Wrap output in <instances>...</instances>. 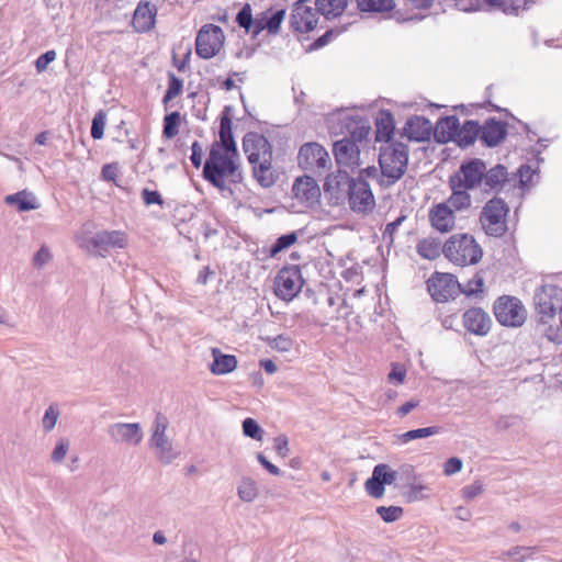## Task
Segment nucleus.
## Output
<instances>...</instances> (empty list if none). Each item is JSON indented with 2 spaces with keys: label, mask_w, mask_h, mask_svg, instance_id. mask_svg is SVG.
I'll return each instance as SVG.
<instances>
[{
  "label": "nucleus",
  "mask_w": 562,
  "mask_h": 562,
  "mask_svg": "<svg viewBox=\"0 0 562 562\" xmlns=\"http://www.w3.org/2000/svg\"><path fill=\"white\" fill-rule=\"evenodd\" d=\"M233 122L227 114L220 121V139L213 142L203 166V178L221 191L243 180L238 150L233 137Z\"/></svg>",
  "instance_id": "f257e3e1"
},
{
  "label": "nucleus",
  "mask_w": 562,
  "mask_h": 562,
  "mask_svg": "<svg viewBox=\"0 0 562 562\" xmlns=\"http://www.w3.org/2000/svg\"><path fill=\"white\" fill-rule=\"evenodd\" d=\"M243 148L257 182L263 188L273 186L276 182L272 166L273 150L269 140L259 133L250 132L243 139Z\"/></svg>",
  "instance_id": "f03ea898"
},
{
  "label": "nucleus",
  "mask_w": 562,
  "mask_h": 562,
  "mask_svg": "<svg viewBox=\"0 0 562 562\" xmlns=\"http://www.w3.org/2000/svg\"><path fill=\"white\" fill-rule=\"evenodd\" d=\"M471 204L470 194L451 192L447 200L432 203L428 209L430 227L440 234L451 233L457 226V213L469 210Z\"/></svg>",
  "instance_id": "7ed1b4c3"
},
{
  "label": "nucleus",
  "mask_w": 562,
  "mask_h": 562,
  "mask_svg": "<svg viewBox=\"0 0 562 562\" xmlns=\"http://www.w3.org/2000/svg\"><path fill=\"white\" fill-rule=\"evenodd\" d=\"M442 254L452 265L467 267L474 266L481 261L483 249L473 235L457 233L445 241Z\"/></svg>",
  "instance_id": "20e7f679"
},
{
  "label": "nucleus",
  "mask_w": 562,
  "mask_h": 562,
  "mask_svg": "<svg viewBox=\"0 0 562 562\" xmlns=\"http://www.w3.org/2000/svg\"><path fill=\"white\" fill-rule=\"evenodd\" d=\"M408 161L407 148L397 143L385 146L380 151L379 164L382 173V184L395 183L405 172Z\"/></svg>",
  "instance_id": "39448f33"
},
{
  "label": "nucleus",
  "mask_w": 562,
  "mask_h": 562,
  "mask_svg": "<svg viewBox=\"0 0 562 562\" xmlns=\"http://www.w3.org/2000/svg\"><path fill=\"white\" fill-rule=\"evenodd\" d=\"M508 205L499 198L485 203L480 215V223L490 236L501 237L507 231Z\"/></svg>",
  "instance_id": "423d86ee"
},
{
  "label": "nucleus",
  "mask_w": 562,
  "mask_h": 562,
  "mask_svg": "<svg viewBox=\"0 0 562 562\" xmlns=\"http://www.w3.org/2000/svg\"><path fill=\"white\" fill-rule=\"evenodd\" d=\"M485 169V164L479 158L463 162L458 172L449 179L451 192L470 194L469 190L479 187L483 182Z\"/></svg>",
  "instance_id": "0eeeda50"
},
{
  "label": "nucleus",
  "mask_w": 562,
  "mask_h": 562,
  "mask_svg": "<svg viewBox=\"0 0 562 562\" xmlns=\"http://www.w3.org/2000/svg\"><path fill=\"white\" fill-rule=\"evenodd\" d=\"M297 165L301 169L318 175L331 166V159L324 146L316 142L303 144L297 153Z\"/></svg>",
  "instance_id": "6e6552de"
},
{
  "label": "nucleus",
  "mask_w": 562,
  "mask_h": 562,
  "mask_svg": "<svg viewBox=\"0 0 562 562\" xmlns=\"http://www.w3.org/2000/svg\"><path fill=\"white\" fill-rule=\"evenodd\" d=\"M225 44L223 30L212 23L204 24L196 33L195 53L202 59L217 56Z\"/></svg>",
  "instance_id": "1a4fd4ad"
},
{
  "label": "nucleus",
  "mask_w": 562,
  "mask_h": 562,
  "mask_svg": "<svg viewBox=\"0 0 562 562\" xmlns=\"http://www.w3.org/2000/svg\"><path fill=\"white\" fill-rule=\"evenodd\" d=\"M304 279L297 266H285L276 276L274 294L283 301H292L302 290Z\"/></svg>",
  "instance_id": "9d476101"
},
{
  "label": "nucleus",
  "mask_w": 562,
  "mask_h": 562,
  "mask_svg": "<svg viewBox=\"0 0 562 562\" xmlns=\"http://www.w3.org/2000/svg\"><path fill=\"white\" fill-rule=\"evenodd\" d=\"M493 312L499 324L509 327H519L527 318V311L520 300L508 295L495 301Z\"/></svg>",
  "instance_id": "9b49d317"
},
{
  "label": "nucleus",
  "mask_w": 562,
  "mask_h": 562,
  "mask_svg": "<svg viewBox=\"0 0 562 562\" xmlns=\"http://www.w3.org/2000/svg\"><path fill=\"white\" fill-rule=\"evenodd\" d=\"M430 296L436 302H448L461 293L457 277L448 272H434L426 282Z\"/></svg>",
  "instance_id": "f8f14e48"
},
{
  "label": "nucleus",
  "mask_w": 562,
  "mask_h": 562,
  "mask_svg": "<svg viewBox=\"0 0 562 562\" xmlns=\"http://www.w3.org/2000/svg\"><path fill=\"white\" fill-rule=\"evenodd\" d=\"M348 203L355 213L368 215L375 207L370 184L363 179H351L348 188Z\"/></svg>",
  "instance_id": "ddd939ff"
},
{
  "label": "nucleus",
  "mask_w": 562,
  "mask_h": 562,
  "mask_svg": "<svg viewBox=\"0 0 562 562\" xmlns=\"http://www.w3.org/2000/svg\"><path fill=\"white\" fill-rule=\"evenodd\" d=\"M292 194L301 205L311 207L319 202L321 189L313 177L304 175L294 180Z\"/></svg>",
  "instance_id": "4468645a"
},
{
  "label": "nucleus",
  "mask_w": 562,
  "mask_h": 562,
  "mask_svg": "<svg viewBox=\"0 0 562 562\" xmlns=\"http://www.w3.org/2000/svg\"><path fill=\"white\" fill-rule=\"evenodd\" d=\"M350 181L348 172L340 169L327 175L323 188L329 203L338 205L344 201L346 188H349Z\"/></svg>",
  "instance_id": "2eb2a0df"
},
{
  "label": "nucleus",
  "mask_w": 562,
  "mask_h": 562,
  "mask_svg": "<svg viewBox=\"0 0 562 562\" xmlns=\"http://www.w3.org/2000/svg\"><path fill=\"white\" fill-rule=\"evenodd\" d=\"M157 7L150 0H142L137 3L131 25L136 33H147L156 25Z\"/></svg>",
  "instance_id": "dca6fc26"
},
{
  "label": "nucleus",
  "mask_w": 562,
  "mask_h": 562,
  "mask_svg": "<svg viewBox=\"0 0 562 562\" xmlns=\"http://www.w3.org/2000/svg\"><path fill=\"white\" fill-rule=\"evenodd\" d=\"M334 156L339 166L353 170L360 166V149L358 144L350 138H342L334 144Z\"/></svg>",
  "instance_id": "f3484780"
},
{
  "label": "nucleus",
  "mask_w": 562,
  "mask_h": 562,
  "mask_svg": "<svg viewBox=\"0 0 562 562\" xmlns=\"http://www.w3.org/2000/svg\"><path fill=\"white\" fill-rule=\"evenodd\" d=\"M464 328L477 336L488 334L492 325L490 315L480 307H471L467 310L462 316Z\"/></svg>",
  "instance_id": "a211bd4d"
},
{
  "label": "nucleus",
  "mask_w": 562,
  "mask_h": 562,
  "mask_svg": "<svg viewBox=\"0 0 562 562\" xmlns=\"http://www.w3.org/2000/svg\"><path fill=\"white\" fill-rule=\"evenodd\" d=\"M112 439L116 442H125L128 445H138L143 435L138 424H115L109 428Z\"/></svg>",
  "instance_id": "6ab92c4d"
},
{
  "label": "nucleus",
  "mask_w": 562,
  "mask_h": 562,
  "mask_svg": "<svg viewBox=\"0 0 562 562\" xmlns=\"http://www.w3.org/2000/svg\"><path fill=\"white\" fill-rule=\"evenodd\" d=\"M506 136V126L504 123L490 119L480 126L479 137L486 146H496Z\"/></svg>",
  "instance_id": "aec40b11"
},
{
  "label": "nucleus",
  "mask_w": 562,
  "mask_h": 562,
  "mask_svg": "<svg viewBox=\"0 0 562 562\" xmlns=\"http://www.w3.org/2000/svg\"><path fill=\"white\" fill-rule=\"evenodd\" d=\"M404 134L411 139L416 142H424L430 137L431 124L429 120L423 116H412L407 120L404 126Z\"/></svg>",
  "instance_id": "412c9836"
},
{
  "label": "nucleus",
  "mask_w": 562,
  "mask_h": 562,
  "mask_svg": "<svg viewBox=\"0 0 562 562\" xmlns=\"http://www.w3.org/2000/svg\"><path fill=\"white\" fill-rule=\"evenodd\" d=\"M92 245L102 249L124 248L127 245V237L121 231L101 232L92 238Z\"/></svg>",
  "instance_id": "4be33fe9"
},
{
  "label": "nucleus",
  "mask_w": 562,
  "mask_h": 562,
  "mask_svg": "<svg viewBox=\"0 0 562 562\" xmlns=\"http://www.w3.org/2000/svg\"><path fill=\"white\" fill-rule=\"evenodd\" d=\"M285 10H278L276 12H265L255 20L254 34H259L261 31L267 30L269 33H277L284 20Z\"/></svg>",
  "instance_id": "5701e85b"
},
{
  "label": "nucleus",
  "mask_w": 562,
  "mask_h": 562,
  "mask_svg": "<svg viewBox=\"0 0 562 562\" xmlns=\"http://www.w3.org/2000/svg\"><path fill=\"white\" fill-rule=\"evenodd\" d=\"M395 122L390 111L379 112L375 119V140L390 142L394 134Z\"/></svg>",
  "instance_id": "b1692460"
},
{
  "label": "nucleus",
  "mask_w": 562,
  "mask_h": 562,
  "mask_svg": "<svg viewBox=\"0 0 562 562\" xmlns=\"http://www.w3.org/2000/svg\"><path fill=\"white\" fill-rule=\"evenodd\" d=\"M214 358L210 369L213 374L222 375L234 371L237 367V359L233 355H225L217 348L212 349Z\"/></svg>",
  "instance_id": "393cba45"
},
{
  "label": "nucleus",
  "mask_w": 562,
  "mask_h": 562,
  "mask_svg": "<svg viewBox=\"0 0 562 562\" xmlns=\"http://www.w3.org/2000/svg\"><path fill=\"white\" fill-rule=\"evenodd\" d=\"M460 122L456 116H446L438 121L436 126V138L438 142L447 143L456 140Z\"/></svg>",
  "instance_id": "a878e982"
},
{
  "label": "nucleus",
  "mask_w": 562,
  "mask_h": 562,
  "mask_svg": "<svg viewBox=\"0 0 562 562\" xmlns=\"http://www.w3.org/2000/svg\"><path fill=\"white\" fill-rule=\"evenodd\" d=\"M167 427V418L162 414H157L151 442L156 448L160 450L161 457H164L167 452L170 451V442L165 436Z\"/></svg>",
  "instance_id": "bb28decb"
},
{
  "label": "nucleus",
  "mask_w": 562,
  "mask_h": 562,
  "mask_svg": "<svg viewBox=\"0 0 562 562\" xmlns=\"http://www.w3.org/2000/svg\"><path fill=\"white\" fill-rule=\"evenodd\" d=\"M315 5L322 15L330 20L344 14L348 0H317Z\"/></svg>",
  "instance_id": "cd10ccee"
},
{
  "label": "nucleus",
  "mask_w": 562,
  "mask_h": 562,
  "mask_svg": "<svg viewBox=\"0 0 562 562\" xmlns=\"http://www.w3.org/2000/svg\"><path fill=\"white\" fill-rule=\"evenodd\" d=\"M479 123L474 121H467L462 126L459 125V131L454 142L460 147H468L475 142V139L479 137Z\"/></svg>",
  "instance_id": "c85d7f7f"
},
{
  "label": "nucleus",
  "mask_w": 562,
  "mask_h": 562,
  "mask_svg": "<svg viewBox=\"0 0 562 562\" xmlns=\"http://www.w3.org/2000/svg\"><path fill=\"white\" fill-rule=\"evenodd\" d=\"M416 251L424 259L435 260L440 256L442 246L437 238L426 237L417 243Z\"/></svg>",
  "instance_id": "c756f323"
},
{
  "label": "nucleus",
  "mask_w": 562,
  "mask_h": 562,
  "mask_svg": "<svg viewBox=\"0 0 562 562\" xmlns=\"http://www.w3.org/2000/svg\"><path fill=\"white\" fill-rule=\"evenodd\" d=\"M507 180V171L504 166L497 165L491 168L488 171L485 170L483 176V184L487 190L499 189Z\"/></svg>",
  "instance_id": "7c9ffc66"
},
{
  "label": "nucleus",
  "mask_w": 562,
  "mask_h": 562,
  "mask_svg": "<svg viewBox=\"0 0 562 562\" xmlns=\"http://www.w3.org/2000/svg\"><path fill=\"white\" fill-rule=\"evenodd\" d=\"M7 204L15 205L18 211L24 212L36 209L34 199L26 191H20L15 194H10L4 198Z\"/></svg>",
  "instance_id": "2f4dec72"
},
{
  "label": "nucleus",
  "mask_w": 562,
  "mask_h": 562,
  "mask_svg": "<svg viewBox=\"0 0 562 562\" xmlns=\"http://www.w3.org/2000/svg\"><path fill=\"white\" fill-rule=\"evenodd\" d=\"M362 12H390L395 8L394 0H357Z\"/></svg>",
  "instance_id": "473e14b6"
},
{
  "label": "nucleus",
  "mask_w": 562,
  "mask_h": 562,
  "mask_svg": "<svg viewBox=\"0 0 562 562\" xmlns=\"http://www.w3.org/2000/svg\"><path fill=\"white\" fill-rule=\"evenodd\" d=\"M181 114L178 111L166 114L164 117L162 136L167 139H172L179 134L181 125Z\"/></svg>",
  "instance_id": "72a5a7b5"
},
{
  "label": "nucleus",
  "mask_w": 562,
  "mask_h": 562,
  "mask_svg": "<svg viewBox=\"0 0 562 562\" xmlns=\"http://www.w3.org/2000/svg\"><path fill=\"white\" fill-rule=\"evenodd\" d=\"M183 92V81L173 72L168 74V87L162 98V103L167 105L170 101Z\"/></svg>",
  "instance_id": "f704fd0d"
},
{
  "label": "nucleus",
  "mask_w": 562,
  "mask_h": 562,
  "mask_svg": "<svg viewBox=\"0 0 562 562\" xmlns=\"http://www.w3.org/2000/svg\"><path fill=\"white\" fill-rule=\"evenodd\" d=\"M487 2L507 14H518L527 7V0H487Z\"/></svg>",
  "instance_id": "c9c22d12"
},
{
  "label": "nucleus",
  "mask_w": 562,
  "mask_h": 562,
  "mask_svg": "<svg viewBox=\"0 0 562 562\" xmlns=\"http://www.w3.org/2000/svg\"><path fill=\"white\" fill-rule=\"evenodd\" d=\"M177 49L181 50L183 49V56L179 57L178 53L176 50L172 52V65L176 67L179 71H184L186 68L189 66L192 48L189 43L183 45L180 43L177 46Z\"/></svg>",
  "instance_id": "e433bc0d"
},
{
  "label": "nucleus",
  "mask_w": 562,
  "mask_h": 562,
  "mask_svg": "<svg viewBox=\"0 0 562 562\" xmlns=\"http://www.w3.org/2000/svg\"><path fill=\"white\" fill-rule=\"evenodd\" d=\"M439 432V428L438 427H425V428H419V429H414V430H409V431H406L404 434H402L398 439L403 442V443H406V442H409L412 440H415V439H418V438H426V437H429V436H434L436 434Z\"/></svg>",
  "instance_id": "4c0bfd02"
},
{
  "label": "nucleus",
  "mask_w": 562,
  "mask_h": 562,
  "mask_svg": "<svg viewBox=\"0 0 562 562\" xmlns=\"http://www.w3.org/2000/svg\"><path fill=\"white\" fill-rule=\"evenodd\" d=\"M548 294L547 290L543 289L540 293L537 294V308L540 314L548 317H553L555 314L557 306L553 302L547 301Z\"/></svg>",
  "instance_id": "58836bf2"
},
{
  "label": "nucleus",
  "mask_w": 562,
  "mask_h": 562,
  "mask_svg": "<svg viewBox=\"0 0 562 562\" xmlns=\"http://www.w3.org/2000/svg\"><path fill=\"white\" fill-rule=\"evenodd\" d=\"M297 240V236L295 233L282 235L279 237L276 243L270 248V256L276 257L280 251L291 247Z\"/></svg>",
  "instance_id": "ea45409f"
},
{
  "label": "nucleus",
  "mask_w": 562,
  "mask_h": 562,
  "mask_svg": "<svg viewBox=\"0 0 562 562\" xmlns=\"http://www.w3.org/2000/svg\"><path fill=\"white\" fill-rule=\"evenodd\" d=\"M236 22L247 32H252L255 29V20L252 19L251 7L248 3H246L238 12Z\"/></svg>",
  "instance_id": "a19ab883"
},
{
  "label": "nucleus",
  "mask_w": 562,
  "mask_h": 562,
  "mask_svg": "<svg viewBox=\"0 0 562 562\" xmlns=\"http://www.w3.org/2000/svg\"><path fill=\"white\" fill-rule=\"evenodd\" d=\"M238 495L245 502L254 501L258 495L256 483L249 479L244 480L238 488Z\"/></svg>",
  "instance_id": "79ce46f5"
},
{
  "label": "nucleus",
  "mask_w": 562,
  "mask_h": 562,
  "mask_svg": "<svg viewBox=\"0 0 562 562\" xmlns=\"http://www.w3.org/2000/svg\"><path fill=\"white\" fill-rule=\"evenodd\" d=\"M105 121L106 115L102 110L95 113L91 125V136L93 139H101L103 137Z\"/></svg>",
  "instance_id": "37998d69"
},
{
  "label": "nucleus",
  "mask_w": 562,
  "mask_h": 562,
  "mask_svg": "<svg viewBox=\"0 0 562 562\" xmlns=\"http://www.w3.org/2000/svg\"><path fill=\"white\" fill-rule=\"evenodd\" d=\"M376 513L385 522H393L403 516V508L400 506H380Z\"/></svg>",
  "instance_id": "c03bdc74"
},
{
  "label": "nucleus",
  "mask_w": 562,
  "mask_h": 562,
  "mask_svg": "<svg viewBox=\"0 0 562 562\" xmlns=\"http://www.w3.org/2000/svg\"><path fill=\"white\" fill-rule=\"evenodd\" d=\"M243 431L244 435L250 437L256 440H262V429L257 424V422L252 418H246L243 422Z\"/></svg>",
  "instance_id": "a18cd8bd"
},
{
  "label": "nucleus",
  "mask_w": 562,
  "mask_h": 562,
  "mask_svg": "<svg viewBox=\"0 0 562 562\" xmlns=\"http://www.w3.org/2000/svg\"><path fill=\"white\" fill-rule=\"evenodd\" d=\"M407 218L405 214H402L398 216L395 221L389 223L383 233L382 237L385 241H387L390 245L394 241V236L396 234L397 228L402 225V223Z\"/></svg>",
  "instance_id": "49530a36"
},
{
  "label": "nucleus",
  "mask_w": 562,
  "mask_h": 562,
  "mask_svg": "<svg viewBox=\"0 0 562 562\" xmlns=\"http://www.w3.org/2000/svg\"><path fill=\"white\" fill-rule=\"evenodd\" d=\"M293 344V340L286 335H279L269 341L270 347L279 352L290 351Z\"/></svg>",
  "instance_id": "de8ad7c7"
},
{
  "label": "nucleus",
  "mask_w": 562,
  "mask_h": 562,
  "mask_svg": "<svg viewBox=\"0 0 562 562\" xmlns=\"http://www.w3.org/2000/svg\"><path fill=\"white\" fill-rule=\"evenodd\" d=\"M484 281L483 278L476 273L472 279H470L464 288L461 286V293L467 295L476 294L483 291Z\"/></svg>",
  "instance_id": "09e8293b"
},
{
  "label": "nucleus",
  "mask_w": 562,
  "mask_h": 562,
  "mask_svg": "<svg viewBox=\"0 0 562 562\" xmlns=\"http://www.w3.org/2000/svg\"><path fill=\"white\" fill-rule=\"evenodd\" d=\"M364 486L367 492L374 498H381L384 495V485L376 479H368Z\"/></svg>",
  "instance_id": "8fccbe9b"
},
{
  "label": "nucleus",
  "mask_w": 562,
  "mask_h": 562,
  "mask_svg": "<svg viewBox=\"0 0 562 562\" xmlns=\"http://www.w3.org/2000/svg\"><path fill=\"white\" fill-rule=\"evenodd\" d=\"M405 378H406V369L402 364L393 363L392 370L387 375L389 381L391 383L402 384V383H404Z\"/></svg>",
  "instance_id": "3c124183"
},
{
  "label": "nucleus",
  "mask_w": 562,
  "mask_h": 562,
  "mask_svg": "<svg viewBox=\"0 0 562 562\" xmlns=\"http://www.w3.org/2000/svg\"><path fill=\"white\" fill-rule=\"evenodd\" d=\"M56 59L55 50H47L41 55L35 61V68L37 72H43L47 69V66Z\"/></svg>",
  "instance_id": "603ef678"
},
{
  "label": "nucleus",
  "mask_w": 562,
  "mask_h": 562,
  "mask_svg": "<svg viewBox=\"0 0 562 562\" xmlns=\"http://www.w3.org/2000/svg\"><path fill=\"white\" fill-rule=\"evenodd\" d=\"M142 199L146 205L157 204L162 205L164 199L158 191H151L147 188L142 190Z\"/></svg>",
  "instance_id": "864d4df0"
},
{
  "label": "nucleus",
  "mask_w": 562,
  "mask_h": 562,
  "mask_svg": "<svg viewBox=\"0 0 562 562\" xmlns=\"http://www.w3.org/2000/svg\"><path fill=\"white\" fill-rule=\"evenodd\" d=\"M483 484L479 481L472 483L471 485H468L462 488V496L467 501H472L476 496L481 495L483 493Z\"/></svg>",
  "instance_id": "5fc2aeb1"
},
{
  "label": "nucleus",
  "mask_w": 562,
  "mask_h": 562,
  "mask_svg": "<svg viewBox=\"0 0 562 562\" xmlns=\"http://www.w3.org/2000/svg\"><path fill=\"white\" fill-rule=\"evenodd\" d=\"M58 419V411L55 409L53 406L48 407L44 418H43V426L46 430H52L54 426L56 425Z\"/></svg>",
  "instance_id": "6e6d98bb"
},
{
  "label": "nucleus",
  "mask_w": 562,
  "mask_h": 562,
  "mask_svg": "<svg viewBox=\"0 0 562 562\" xmlns=\"http://www.w3.org/2000/svg\"><path fill=\"white\" fill-rule=\"evenodd\" d=\"M462 469V461L459 458H450L443 464V473L446 475H452Z\"/></svg>",
  "instance_id": "4d7b16f0"
},
{
  "label": "nucleus",
  "mask_w": 562,
  "mask_h": 562,
  "mask_svg": "<svg viewBox=\"0 0 562 562\" xmlns=\"http://www.w3.org/2000/svg\"><path fill=\"white\" fill-rule=\"evenodd\" d=\"M119 168L116 164H106L102 167L101 176L105 181L115 182L117 178Z\"/></svg>",
  "instance_id": "13d9d810"
},
{
  "label": "nucleus",
  "mask_w": 562,
  "mask_h": 562,
  "mask_svg": "<svg viewBox=\"0 0 562 562\" xmlns=\"http://www.w3.org/2000/svg\"><path fill=\"white\" fill-rule=\"evenodd\" d=\"M52 258V255L46 247H41L40 250L34 256V265L38 268H42L44 265H46Z\"/></svg>",
  "instance_id": "bf43d9fd"
},
{
  "label": "nucleus",
  "mask_w": 562,
  "mask_h": 562,
  "mask_svg": "<svg viewBox=\"0 0 562 562\" xmlns=\"http://www.w3.org/2000/svg\"><path fill=\"white\" fill-rule=\"evenodd\" d=\"M191 162L195 168H200L202 166V147L199 142H194L191 146Z\"/></svg>",
  "instance_id": "052dcab7"
},
{
  "label": "nucleus",
  "mask_w": 562,
  "mask_h": 562,
  "mask_svg": "<svg viewBox=\"0 0 562 562\" xmlns=\"http://www.w3.org/2000/svg\"><path fill=\"white\" fill-rule=\"evenodd\" d=\"M67 450H68V442L65 440L59 441L53 451V454H52L53 460L55 462L61 461L65 458Z\"/></svg>",
  "instance_id": "680f3d73"
},
{
  "label": "nucleus",
  "mask_w": 562,
  "mask_h": 562,
  "mask_svg": "<svg viewBox=\"0 0 562 562\" xmlns=\"http://www.w3.org/2000/svg\"><path fill=\"white\" fill-rule=\"evenodd\" d=\"M289 441L285 436H279L274 439V448L277 452L283 457L288 454L289 451Z\"/></svg>",
  "instance_id": "e2e57ef3"
},
{
  "label": "nucleus",
  "mask_w": 562,
  "mask_h": 562,
  "mask_svg": "<svg viewBox=\"0 0 562 562\" xmlns=\"http://www.w3.org/2000/svg\"><path fill=\"white\" fill-rule=\"evenodd\" d=\"M418 405H419V401H417V400L408 401L397 408V415L400 417H404L407 414H409L412 412V409L416 408Z\"/></svg>",
  "instance_id": "0e129e2a"
},
{
  "label": "nucleus",
  "mask_w": 562,
  "mask_h": 562,
  "mask_svg": "<svg viewBox=\"0 0 562 562\" xmlns=\"http://www.w3.org/2000/svg\"><path fill=\"white\" fill-rule=\"evenodd\" d=\"M387 470H389V465L378 464L374 467L371 477L376 479L378 481H381V483L384 485L385 481L383 479H386L385 474H386Z\"/></svg>",
  "instance_id": "69168bd1"
},
{
  "label": "nucleus",
  "mask_w": 562,
  "mask_h": 562,
  "mask_svg": "<svg viewBox=\"0 0 562 562\" xmlns=\"http://www.w3.org/2000/svg\"><path fill=\"white\" fill-rule=\"evenodd\" d=\"M214 276V271L211 270L209 267H204L198 274L196 281L200 284H206L209 282V279Z\"/></svg>",
  "instance_id": "338daca9"
},
{
  "label": "nucleus",
  "mask_w": 562,
  "mask_h": 562,
  "mask_svg": "<svg viewBox=\"0 0 562 562\" xmlns=\"http://www.w3.org/2000/svg\"><path fill=\"white\" fill-rule=\"evenodd\" d=\"M260 366L269 374H273L277 371L276 363L272 360H270V359L261 360L260 361Z\"/></svg>",
  "instance_id": "774afa93"
}]
</instances>
